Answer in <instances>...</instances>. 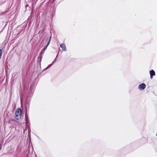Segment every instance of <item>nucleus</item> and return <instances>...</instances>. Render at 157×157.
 <instances>
[{"label":"nucleus","instance_id":"1","mask_svg":"<svg viewBox=\"0 0 157 157\" xmlns=\"http://www.w3.org/2000/svg\"><path fill=\"white\" fill-rule=\"evenodd\" d=\"M15 118L18 120L20 119L21 117V109H18L16 111L15 113Z\"/></svg>","mask_w":157,"mask_h":157},{"label":"nucleus","instance_id":"2","mask_svg":"<svg viewBox=\"0 0 157 157\" xmlns=\"http://www.w3.org/2000/svg\"><path fill=\"white\" fill-rule=\"evenodd\" d=\"M146 87V85L144 83H142L139 85L138 88L140 90H143Z\"/></svg>","mask_w":157,"mask_h":157},{"label":"nucleus","instance_id":"3","mask_svg":"<svg viewBox=\"0 0 157 157\" xmlns=\"http://www.w3.org/2000/svg\"><path fill=\"white\" fill-rule=\"evenodd\" d=\"M33 94V92L31 90H29V91L27 94V97L26 98V101L29 99V98L30 97L31 95H32Z\"/></svg>","mask_w":157,"mask_h":157},{"label":"nucleus","instance_id":"4","mask_svg":"<svg viewBox=\"0 0 157 157\" xmlns=\"http://www.w3.org/2000/svg\"><path fill=\"white\" fill-rule=\"evenodd\" d=\"M51 37V36L50 37V38L49 40H48V38H46L45 39V42H46L48 41V43L45 46L44 48V49L46 50L47 49L48 45H49Z\"/></svg>","mask_w":157,"mask_h":157},{"label":"nucleus","instance_id":"5","mask_svg":"<svg viewBox=\"0 0 157 157\" xmlns=\"http://www.w3.org/2000/svg\"><path fill=\"white\" fill-rule=\"evenodd\" d=\"M25 117L26 124H27L29 122L28 116L27 111H25Z\"/></svg>","mask_w":157,"mask_h":157},{"label":"nucleus","instance_id":"6","mask_svg":"<svg viewBox=\"0 0 157 157\" xmlns=\"http://www.w3.org/2000/svg\"><path fill=\"white\" fill-rule=\"evenodd\" d=\"M150 74L151 78H153V76L155 75V72L153 70H151L150 71Z\"/></svg>","mask_w":157,"mask_h":157},{"label":"nucleus","instance_id":"7","mask_svg":"<svg viewBox=\"0 0 157 157\" xmlns=\"http://www.w3.org/2000/svg\"><path fill=\"white\" fill-rule=\"evenodd\" d=\"M58 53L56 56V58H55V59L54 60L52 63H51V64L49 65L47 67H46L45 69H44L43 70H47V69H48V68H49L50 67H51V66L53 65L54 62H55V61L57 57L58 56Z\"/></svg>","mask_w":157,"mask_h":157},{"label":"nucleus","instance_id":"8","mask_svg":"<svg viewBox=\"0 0 157 157\" xmlns=\"http://www.w3.org/2000/svg\"><path fill=\"white\" fill-rule=\"evenodd\" d=\"M42 55L40 54H39V56L37 58V60L38 61V63L39 64H40V62H41L42 59Z\"/></svg>","mask_w":157,"mask_h":157},{"label":"nucleus","instance_id":"9","mask_svg":"<svg viewBox=\"0 0 157 157\" xmlns=\"http://www.w3.org/2000/svg\"><path fill=\"white\" fill-rule=\"evenodd\" d=\"M60 47L62 48L63 51H66V47L65 44H61L60 45Z\"/></svg>","mask_w":157,"mask_h":157},{"label":"nucleus","instance_id":"10","mask_svg":"<svg viewBox=\"0 0 157 157\" xmlns=\"http://www.w3.org/2000/svg\"><path fill=\"white\" fill-rule=\"evenodd\" d=\"M25 111H27L28 110H29V104L26 102L25 105Z\"/></svg>","mask_w":157,"mask_h":157},{"label":"nucleus","instance_id":"11","mask_svg":"<svg viewBox=\"0 0 157 157\" xmlns=\"http://www.w3.org/2000/svg\"><path fill=\"white\" fill-rule=\"evenodd\" d=\"M45 49H44V48H43L40 52V54L41 55H42L44 53L45 51Z\"/></svg>","mask_w":157,"mask_h":157},{"label":"nucleus","instance_id":"12","mask_svg":"<svg viewBox=\"0 0 157 157\" xmlns=\"http://www.w3.org/2000/svg\"><path fill=\"white\" fill-rule=\"evenodd\" d=\"M29 132V131H31V130H29V129L28 130Z\"/></svg>","mask_w":157,"mask_h":157},{"label":"nucleus","instance_id":"13","mask_svg":"<svg viewBox=\"0 0 157 157\" xmlns=\"http://www.w3.org/2000/svg\"><path fill=\"white\" fill-rule=\"evenodd\" d=\"M29 132V131H31V130H29V129L28 130Z\"/></svg>","mask_w":157,"mask_h":157},{"label":"nucleus","instance_id":"14","mask_svg":"<svg viewBox=\"0 0 157 157\" xmlns=\"http://www.w3.org/2000/svg\"><path fill=\"white\" fill-rule=\"evenodd\" d=\"M29 132V131H31V130H29V129L28 130Z\"/></svg>","mask_w":157,"mask_h":157},{"label":"nucleus","instance_id":"15","mask_svg":"<svg viewBox=\"0 0 157 157\" xmlns=\"http://www.w3.org/2000/svg\"><path fill=\"white\" fill-rule=\"evenodd\" d=\"M44 40H43L42 41L41 43H42V42L44 41Z\"/></svg>","mask_w":157,"mask_h":157},{"label":"nucleus","instance_id":"16","mask_svg":"<svg viewBox=\"0 0 157 157\" xmlns=\"http://www.w3.org/2000/svg\"><path fill=\"white\" fill-rule=\"evenodd\" d=\"M10 122H11V121H10V122H9V123H11Z\"/></svg>","mask_w":157,"mask_h":157},{"label":"nucleus","instance_id":"17","mask_svg":"<svg viewBox=\"0 0 157 157\" xmlns=\"http://www.w3.org/2000/svg\"><path fill=\"white\" fill-rule=\"evenodd\" d=\"M28 6V5H27L26 6V7H27V6Z\"/></svg>","mask_w":157,"mask_h":157},{"label":"nucleus","instance_id":"18","mask_svg":"<svg viewBox=\"0 0 157 157\" xmlns=\"http://www.w3.org/2000/svg\"><path fill=\"white\" fill-rule=\"evenodd\" d=\"M156 136H157V133H156Z\"/></svg>","mask_w":157,"mask_h":157}]
</instances>
